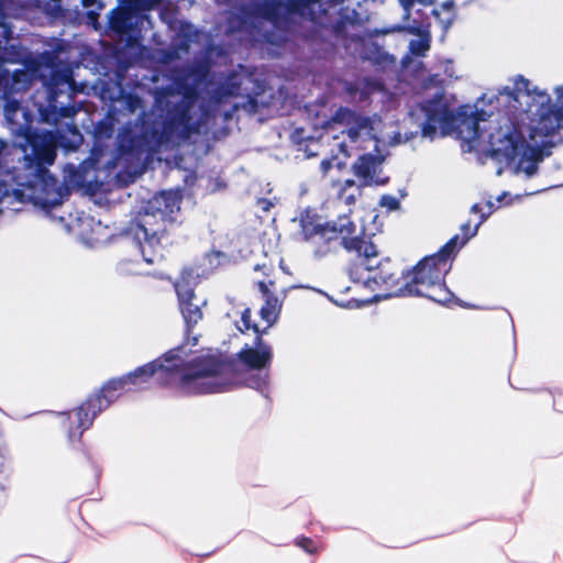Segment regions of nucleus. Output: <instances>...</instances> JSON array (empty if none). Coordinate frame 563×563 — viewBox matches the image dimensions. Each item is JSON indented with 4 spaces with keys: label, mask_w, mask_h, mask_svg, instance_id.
<instances>
[{
    "label": "nucleus",
    "mask_w": 563,
    "mask_h": 563,
    "mask_svg": "<svg viewBox=\"0 0 563 563\" xmlns=\"http://www.w3.org/2000/svg\"><path fill=\"white\" fill-rule=\"evenodd\" d=\"M196 101V90L179 82L155 92L151 112L142 118L143 141L152 152L174 147L199 132L208 114L203 112L199 121H192L190 111Z\"/></svg>",
    "instance_id": "39448f33"
},
{
    "label": "nucleus",
    "mask_w": 563,
    "mask_h": 563,
    "mask_svg": "<svg viewBox=\"0 0 563 563\" xmlns=\"http://www.w3.org/2000/svg\"><path fill=\"white\" fill-rule=\"evenodd\" d=\"M75 81L73 79V73L69 68L65 67L60 70H54L53 76L49 81L45 82L47 95H48V106L47 109H43V107L38 108L40 115L43 120L48 121V111L53 114H59L60 117L68 118L75 114V109L71 107H58L56 98L64 90L70 92L74 90Z\"/></svg>",
    "instance_id": "9b49d317"
},
{
    "label": "nucleus",
    "mask_w": 563,
    "mask_h": 563,
    "mask_svg": "<svg viewBox=\"0 0 563 563\" xmlns=\"http://www.w3.org/2000/svg\"><path fill=\"white\" fill-rule=\"evenodd\" d=\"M179 191H162L147 200L129 228V234L136 241L143 262L154 264L163 257L161 239L168 224L180 211Z\"/></svg>",
    "instance_id": "423d86ee"
},
{
    "label": "nucleus",
    "mask_w": 563,
    "mask_h": 563,
    "mask_svg": "<svg viewBox=\"0 0 563 563\" xmlns=\"http://www.w3.org/2000/svg\"><path fill=\"white\" fill-rule=\"evenodd\" d=\"M183 346L163 354L167 365L159 358L139 366L126 375L107 380L101 388L89 395L75 410L78 438L88 430L96 417L107 409L128 386L146 383L155 374L170 376L178 373V388L186 396L224 393L242 385L239 364L233 358L214 354L198 355L187 362L181 358Z\"/></svg>",
    "instance_id": "f03ea898"
},
{
    "label": "nucleus",
    "mask_w": 563,
    "mask_h": 563,
    "mask_svg": "<svg viewBox=\"0 0 563 563\" xmlns=\"http://www.w3.org/2000/svg\"><path fill=\"white\" fill-rule=\"evenodd\" d=\"M254 269H255V271L263 269L264 274H265V275H268V274H269V273H268V271H271V267H267V266L264 264V265H262V266H261V265H256V266L254 267Z\"/></svg>",
    "instance_id": "7c9ffc66"
},
{
    "label": "nucleus",
    "mask_w": 563,
    "mask_h": 563,
    "mask_svg": "<svg viewBox=\"0 0 563 563\" xmlns=\"http://www.w3.org/2000/svg\"><path fill=\"white\" fill-rule=\"evenodd\" d=\"M379 205L389 211L397 210L400 207L399 200L396 197L389 195H384L380 198Z\"/></svg>",
    "instance_id": "393cba45"
},
{
    "label": "nucleus",
    "mask_w": 563,
    "mask_h": 563,
    "mask_svg": "<svg viewBox=\"0 0 563 563\" xmlns=\"http://www.w3.org/2000/svg\"><path fill=\"white\" fill-rule=\"evenodd\" d=\"M487 208H488V212L487 213H483L482 212V208L479 207V205H474L472 207V212L473 213H481L479 216V220L472 227L471 223H465L461 227V230H462V233H463V238L461 239L459 235H456L459 238V241H457V244H456V247H455V253L457 252L459 249H461L471 238L475 236L477 231H478V228L479 225L487 219V217L489 216V213L492 212L493 208H494V203L488 201L487 202Z\"/></svg>",
    "instance_id": "a211bd4d"
},
{
    "label": "nucleus",
    "mask_w": 563,
    "mask_h": 563,
    "mask_svg": "<svg viewBox=\"0 0 563 563\" xmlns=\"http://www.w3.org/2000/svg\"><path fill=\"white\" fill-rule=\"evenodd\" d=\"M322 129L321 142L332 141V151L338 148L344 157L358 151H369L352 165L353 174L363 186L387 183L388 178L382 176L383 156L379 145L399 143L400 133L386 131V124L380 118L362 117L346 108L338 109L331 120L322 124Z\"/></svg>",
    "instance_id": "20e7f679"
},
{
    "label": "nucleus",
    "mask_w": 563,
    "mask_h": 563,
    "mask_svg": "<svg viewBox=\"0 0 563 563\" xmlns=\"http://www.w3.org/2000/svg\"><path fill=\"white\" fill-rule=\"evenodd\" d=\"M459 238H451L437 253L424 257L413 269L410 282L394 291L397 296H422L442 305L455 300L453 294L444 286L443 279L452 266V257Z\"/></svg>",
    "instance_id": "6e6552de"
},
{
    "label": "nucleus",
    "mask_w": 563,
    "mask_h": 563,
    "mask_svg": "<svg viewBox=\"0 0 563 563\" xmlns=\"http://www.w3.org/2000/svg\"><path fill=\"white\" fill-rule=\"evenodd\" d=\"M538 191H539V190H537V192H538ZM533 194H536V191H530V192H528L527 195H533Z\"/></svg>",
    "instance_id": "79ce46f5"
},
{
    "label": "nucleus",
    "mask_w": 563,
    "mask_h": 563,
    "mask_svg": "<svg viewBox=\"0 0 563 563\" xmlns=\"http://www.w3.org/2000/svg\"><path fill=\"white\" fill-rule=\"evenodd\" d=\"M240 322L245 329L253 328L257 335L255 338V347L246 346L236 354L239 361L249 369L261 371L268 367L273 357L272 349L271 346L263 344L258 327L251 323L252 319H240Z\"/></svg>",
    "instance_id": "f8f14e48"
},
{
    "label": "nucleus",
    "mask_w": 563,
    "mask_h": 563,
    "mask_svg": "<svg viewBox=\"0 0 563 563\" xmlns=\"http://www.w3.org/2000/svg\"><path fill=\"white\" fill-rule=\"evenodd\" d=\"M4 117L11 129L23 135V141L18 144L23 152V167L19 172L4 167L8 155L0 151V202L13 197L19 201L27 200L48 213L68 195V190L47 169L55 162L57 146L66 145L54 132H29L31 114L16 100H7Z\"/></svg>",
    "instance_id": "7ed1b4c3"
},
{
    "label": "nucleus",
    "mask_w": 563,
    "mask_h": 563,
    "mask_svg": "<svg viewBox=\"0 0 563 563\" xmlns=\"http://www.w3.org/2000/svg\"><path fill=\"white\" fill-rule=\"evenodd\" d=\"M266 321H269L268 325H273L277 319L276 318H273V319H265Z\"/></svg>",
    "instance_id": "c9c22d12"
},
{
    "label": "nucleus",
    "mask_w": 563,
    "mask_h": 563,
    "mask_svg": "<svg viewBox=\"0 0 563 563\" xmlns=\"http://www.w3.org/2000/svg\"><path fill=\"white\" fill-rule=\"evenodd\" d=\"M134 179H135V175H129V179H128V180L122 179V176H121V175H119V180H120V181H123V183H125V184H126V183H132V181H134Z\"/></svg>",
    "instance_id": "473e14b6"
},
{
    "label": "nucleus",
    "mask_w": 563,
    "mask_h": 563,
    "mask_svg": "<svg viewBox=\"0 0 563 563\" xmlns=\"http://www.w3.org/2000/svg\"><path fill=\"white\" fill-rule=\"evenodd\" d=\"M69 132L71 133L73 141H71V144L68 145L67 147L70 150H74L81 143V135L78 133L76 128L70 129Z\"/></svg>",
    "instance_id": "a878e982"
},
{
    "label": "nucleus",
    "mask_w": 563,
    "mask_h": 563,
    "mask_svg": "<svg viewBox=\"0 0 563 563\" xmlns=\"http://www.w3.org/2000/svg\"><path fill=\"white\" fill-rule=\"evenodd\" d=\"M258 290L262 294L264 303L261 307V317H278L282 312L284 295L277 294L272 288L274 287L273 282L261 280L257 283Z\"/></svg>",
    "instance_id": "4468645a"
},
{
    "label": "nucleus",
    "mask_w": 563,
    "mask_h": 563,
    "mask_svg": "<svg viewBox=\"0 0 563 563\" xmlns=\"http://www.w3.org/2000/svg\"><path fill=\"white\" fill-rule=\"evenodd\" d=\"M82 4L86 8L96 7L98 10H101L103 7L98 0H82Z\"/></svg>",
    "instance_id": "cd10ccee"
},
{
    "label": "nucleus",
    "mask_w": 563,
    "mask_h": 563,
    "mask_svg": "<svg viewBox=\"0 0 563 563\" xmlns=\"http://www.w3.org/2000/svg\"><path fill=\"white\" fill-rule=\"evenodd\" d=\"M188 272H183L181 276L174 284L175 290L178 296L179 307L183 317H201V307L205 306L203 299H198L189 285Z\"/></svg>",
    "instance_id": "ddd939ff"
},
{
    "label": "nucleus",
    "mask_w": 563,
    "mask_h": 563,
    "mask_svg": "<svg viewBox=\"0 0 563 563\" xmlns=\"http://www.w3.org/2000/svg\"><path fill=\"white\" fill-rule=\"evenodd\" d=\"M121 8L113 9L109 13V27L115 33L122 35L133 27V19L135 25L143 24L144 20L148 23L147 15L141 13L148 11L161 3L163 0H119Z\"/></svg>",
    "instance_id": "9d476101"
},
{
    "label": "nucleus",
    "mask_w": 563,
    "mask_h": 563,
    "mask_svg": "<svg viewBox=\"0 0 563 563\" xmlns=\"http://www.w3.org/2000/svg\"><path fill=\"white\" fill-rule=\"evenodd\" d=\"M306 152H307V156H308V157L316 155V153H313V152H311V151H309V150H306Z\"/></svg>",
    "instance_id": "4c0bfd02"
},
{
    "label": "nucleus",
    "mask_w": 563,
    "mask_h": 563,
    "mask_svg": "<svg viewBox=\"0 0 563 563\" xmlns=\"http://www.w3.org/2000/svg\"><path fill=\"white\" fill-rule=\"evenodd\" d=\"M445 75L448 78L452 79L454 78V71H453V65L452 63L448 62L446 65H445Z\"/></svg>",
    "instance_id": "c756f323"
},
{
    "label": "nucleus",
    "mask_w": 563,
    "mask_h": 563,
    "mask_svg": "<svg viewBox=\"0 0 563 563\" xmlns=\"http://www.w3.org/2000/svg\"><path fill=\"white\" fill-rule=\"evenodd\" d=\"M10 486V471L9 467L0 461V509L4 507L7 503V490Z\"/></svg>",
    "instance_id": "aec40b11"
},
{
    "label": "nucleus",
    "mask_w": 563,
    "mask_h": 563,
    "mask_svg": "<svg viewBox=\"0 0 563 563\" xmlns=\"http://www.w3.org/2000/svg\"><path fill=\"white\" fill-rule=\"evenodd\" d=\"M331 231L341 236L344 249L357 254V261L349 271L354 283H361L372 290L383 287L386 290L393 289L396 278L390 261L378 258L377 249L372 241L353 236L355 224L347 216H341L333 221Z\"/></svg>",
    "instance_id": "0eeeda50"
},
{
    "label": "nucleus",
    "mask_w": 563,
    "mask_h": 563,
    "mask_svg": "<svg viewBox=\"0 0 563 563\" xmlns=\"http://www.w3.org/2000/svg\"><path fill=\"white\" fill-rule=\"evenodd\" d=\"M0 34L4 40V44L0 41V63H16L20 59V52L14 45H10L9 41L12 38L13 31L11 26L4 21H0Z\"/></svg>",
    "instance_id": "f3484780"
},
{
    "label": "nucleus",
    "mask_w": 563,
    "mask_h": 563,
    "mask_svg": "<svg viewBox=\"0 0 563 563\" xmlns=\"http://www.w3.org/2000/svg\"><path fill=\"white\" fill-rule=\"evenodd\" d=\"M75 435H76V432H75V431H73V430H70V431H69V438L71 439V438H73V437H75Z\"/></svg>",
    "instance_id": "58836bf2"
},
{
    "label": "nucleus",
    "mask_w": 563,
    "mask_h": 563,
    "mask_svg": "<svg viewBox=\"0 0 563 563\" xmlns=\"http://www.w3.org/2000/svg\"><path fill=\"white\" fill-rule=\"evenodd\" d=\"M92 163L82 162L79 166L68 164L65 166V178L71 185H80L84 181V174L88 167H91Z\"/></svg>",
    "instance_id": "6ab92c4d"
},
{
    "label": "nucleus",
    "mask_w": 563,
    "mask_h": 563,
    "mask_svg": "<svg viewBox=\"0 0 563 563\" xmlns=\"http://www.w3.org/2000/svg\"><path fill=\"white\" fill-rule=\"evenodd\" d=\"M507 96H515V100L521 106H529L531 102L536 108V114L540 118V124H543L545 131L551 137L554 133L563 128V85L554 88L556 101L559 106L551 104V98L544 90L531 86V82L521 75H517L509 80V85L504 87Z\"/></svg>",
    "instance_id": "1a4fd4ad"
},
{
    "label": "nucleus",
    "mask_w": 563,
    "mask_h": 563,
    "mask_svg": "<svg viewBox=\"0 0 563 563\" xmlns=\"http://www.w3.org/2000/svg\"><path fill=\"white\" fill-rule=\"evenodd\" d=\"M169 27L176 32L174 43L175 46L181 51H187L189 44L198 36L195 26L186 21L169 22Z\"/></svg>",
    "instance_id": "dca6fc26"
},
{
    "label": "nucleus",
    "mask_w": 563,
    "mask_h": 563,
    "mask_svg": "<svg viewBox=\"0 0 563 563\" xmlns=\"http://www.w3.org/2000/svg\"><path fill=\"white\" fill-rule=\"evenodd\" d=\"M250 314H251L250 308H245L243 311H241V317H243V318L250 317Z\"/></svg>",
    "instance_id": "72a5a7b5"
},
{
    "label": "nucleus",
    "mask_w": 563,
    "mask_h": 563,
    "mask_svg": "<svg viewBox=\"0 0 563 563\" xmlns=\"http://www.w3.org/2000/svg\"><path fill=\"white\" fill-rule=\"evenodd\" d=\"M236 325H238V329H240V330H242V331H243V329H242V328H241V325L239 324V321L236 322Z\"/></svg>",
    "instance_id": "a19ab883"
},
{
    "label": "nucleus",
    "mask_w": 563,
    "mask_h": 563,
    "mask_svg": "<svg viewBox=\"0 0 563 563\" xmlns=\"http://www.w3.org/2000/svg\"><path fill=\"white\" fill-rule=\"evenodd\" d=\"M239 88L235 85L230 86L225 91H221L218 101L223 96H233L238 93Z\"/></svg>",
    "instance_id": "bb28decb"
},
{
    "label": "nucleus",
    "mask_w": 563,
    "mask_h": 563,
    "mask_svg": "<svg viewBox=\"0 0 563 563\" xmlns=\"http://www.w3.org/2000/svg\"><path fill=\"white\" fill-rule=\"evenodd\" d=\"M401 1V4L402 7L405 8V10L408 12L410 7H411V0H400Z\"/></svg>",
    "instance_id": "2f4dec72"
},
{
    "label": "nucleus",
    "mask_w": 563,
    "mask_h": 563,
    "mask_svg": "<svg viewBox=\"0 0 563 563\" xmlns=\"http://www.w3.org/2000/svg\"><path fill=\"white\" fill-rule=\"evenodd\" d=\"M346 164L338 155L330 158H323L320 164V169L323 176H328L333 169L342 170Z\"/></svg>",
    "instance_id": "412c9836"
},
{
    "label": "nucleus",
    "mask_w": 563,
    "mask_h": 563,
    "mask_svg": "<svg viewBox=\"0 0 563 563\" xmlns=\"http://www.w3.org/2000/svg\"><path fill=\"white\" fill-rule=\"evenodd\" d=\"M499 96L512 102L516 112L490 113L463 106L454 114L441 91L423 100L410 110V117L421 128L422 136L434 140L455 134L467 144V151L483 152L505 162L515 176L529 179L537 175L539 165L550 155L554 145L551 135L540 124L536 108L522 106L515 96H507L504 87Z\"/></svg>",
    "instance_id": "f257e3e1"
},
{
    "label": "nucleus",
    "mask_w": 563,
    "mask_h": 563,
    "mask_svg": "<svg viewBox=\"0 0 563 563\" xmlns=\"http://www.w3.org/2000/svg\"><path fill=\"white\" fill-rule=\"evenodd\" d=\"M332 187L335 190L336 198L345 203L352 206L356 199L362 195V188L364 187L360 181L356 183L353 179L334 180Z\"/></svg>",
    "instance_id": "2eb2a0df"
},
{
    "label": "nucleus",
    "mask_w": 563,
    "mask_h": 563,
    "mask_svg": "<svg viewBox=\"0 0 563 563\" xmlns=\"http://www.w3.org/2000/svg\"><path fill=\"white\" fill-rule=\"evenodd\" d=\"M430 47L428 37L412 40L409 44L410 52L413 55H423Z\"/></svg>",
    "instance_id": "5701e85b"
},
{
    "label": "nucleus",
    "mask_w": 563,
    "mask_h": 563,
    "mask_svg": "<svg viewBox=\"0 0 563 563\" xmlns=\"http://www.w3.org/2000/svg\"><path fill=\"white\" fill-rule=\"evenodd\" d=\"M506 194H504L503 196L498 197L497 201L500 203L505 198H506Z\"/></svg>",
    "instance_id": "e433bc0d"
},
{
    "label": "nucleus",
    "mask_w": 563,
    "mask_h": 563,
    "mask_svg": "<svg viewBox=\"0 0 563 563\" xmlns=\"http://www.w3.org/2000/svg\"><path fill=\"white\" fill-rule=\"evenodd\" d=\"M186 321H187V329H189L191 319L186 318Z\"/></svg>",
    "instance_id": "ea45409f"
},
{
    "label": "nucleus",
    "mask_w": 563,
    "mask_h": 563,
    "mask_svg": "<svg viewBox=\"0 0 563 563\" xmlns=\"http://www.w3.org/2000/svg\"><path fill=\"white\" fill-rule=\"evenodd\" d=\"M78 220L81 223V225H85V227H91L92 224H95V219L91 217H82V218H79Z\"/></svg>",
    "instance_id": "c85d7f7f"
},
{
    "label": "nucleus",
    "mask_w": 563,
    "mask_h": 563,
    "mask_svg": "<svg viewBox=\"0 0 563 563\" xmlns=\"http://www.w3.org/2000/svg\"><path fill=\"white\" fill-rule=\"evenodd\" d=\"M88 15H89V19H91L93 22L96 21V12L90 11Z\"/></svg>",
    "instance_id": "f704fd0d"
},
{
    "label": "nucleus",
    "mask_w": 563,
    "mask_h": 563,
    "mask_svg": "<svg viewBox=\"0 0 563 563\" xmlns=\"http://www.w3.org/2000/svg\"><path fill=\"white\" fill-rule=\"evenodd\" d=\"M296 544L309 554L318 552V547L311 538L300 537L296 540Z\"/></svg>",
    "instance_id": "b1692460"
},
{
    "label": "nucleus",
    "mask_w": 563,
    "mask_h": 563,
    "mask_svg": "<svg viewBox=\"0 0 563 563\" xmlns=\"http://www.w3.org/2000/svg\"><path fill=\"white\" fill-rule=\"evenodd\" d=\"M118 269L123 275H141L144 273L143 269L141 268L140 262H134L130 260L122 261L119 264Z\"/></svg>",
    "instance_id": "4be33fe9"
}]
</instances>
